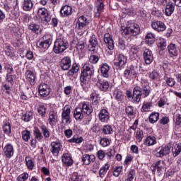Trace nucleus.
Here are the masks:
<instances>
[{"label":"nucleus","mask_w":181,"mask_h":181,"mask_svg":"<svg viewBox=\"0 0 181 181\" xmlns=\"http://www.w3.org/2000/svg\"><path fill=\"white\" fill-rule=\"evenodd\" d=\"M93 74H94V66L90 64H85L81 70L80 78L83 88H86L88 86Z\"/></svg>","instance_id":"obj_1"},{"label":"nucleus","mask_w":181,"mask_h":181,"mask_svg":"<svg viewBox=\"0 0 181 181\" xmlns=\"http://www.w3.org/2000/svg\"><path fill=\"white\" fill-rule=\"evenodd\" d=\"M151 90H149L148 86H144L142 88L139 86H136L134 88L133 95H132V101L138 104L142 98V95L144 97H148L149 95Z\"/></svg>","instance_id":"obj_2"},{"label":"nucleus","mask_w":181,"mask_h":181,"mask_svg":"<svg viewBox=\"0 0 181 181\" xmlns=\"http://www.w3.org/2000/svg\"><path fill=\"white\" fill-rule=\"evenodd\" d=\"M68 47L69 42H67V40H66V38L61 37L57 38L55 41L53 51L57 54H59V53H63V52L68 49Z\"/></svg>","instance_id":"obj_3"},{"label":"nucleus","mask_w":181,"mask_h":181,"mask_svg":"<svg viewBox=\"0 0 181 181\" xmlns=\"http://www.w3.org/2000/svg\"><path fill=\"white\" fill-rule=\"evenodd\" d=\"M140 33L141 28L139 25L134 23L130 24V26H127L123 30V33L126 35H130V36H136V35H139Z\"/></svg>","instance_id":"obj_4"},{"label":"nucleus","mask_w":181,"mask_h":181,"mask_svg":"<svg viewBox=\"0 0 181 181\" xmlns=\"http://www.w3.org/2000/svg\"><path fill=\"white\" fill-rule=\"evenodd\" d=\"M138 74V66L129 65L124 71V76L126 78H135Z\"/></svg>","instance_id":"obj_5"},{"label":"nucleus","mask_w":181,"mask_h":181,"mask_svg":"<svg viewBox=\"0 0 181 181\" xmlns=\"http://www.w3.org/2000/svg\"><path fill=\"white\" fill-rule=\"evenodd\" d=\"M37 16L43 22H47V23H49V22L52 21V16L50 15V13H49V10L46 8H39L37 11Z\"/></svg>","instance_id":"obj_6"},{"label":"nucleus","mask_w":181,"mask_h":181,"mask_svg":"<svg viewBox=\"0 0 181 181\" xmlns=\"http://www.w3.org/2000/svg\"><path fill=\"white\" fill-rule=\"evenodd\" d=\"M105 5H104V2L101 0H98L95 2V6L93 8H90L92 11H93V13L95 15V18H99L104 12V8Z\"/></svg>","instance_id":"obj_7"},{"label":"nucleus","mask_w":181,"mask_h":181,"mask_svg":"<svg viewBox=\"0 0 181 181\" xmlns=\"http://www.w3.org/2000/svg\"><path fill=\"white\" fill-rule=\"evenodd\" d=\"M70 112H71V107H69V105H65L62 110V122L65 125H67L70 124V122H71V121H70L71 119Z\"/></svg>","instance_id":"obj_8"},{"label":"nucleus","mask_w":181,"mask_h":181,"mask_svg":"<svg viewBox=\"0 0 181 181\" xmlns=\"http://www.w3.org/2000/svg\"><path fill=\"white\" fill-rule=\"evenodd\" d=\"M127 56L124 55V54H119L115 60L114 64L116 66L117 69H121V67H124V66L127 64Z\"/></svg>","instance_id":"obj_9"},{"label":"nucleus","mask_w":181,"mask_h":181,"mask_svg":"<svg viewBox=\"0 0 181 181\" xmlns=\"http://www.w3.org/2000/svg\"><path fill=\"white\" fill-rule=\"evenodd\" d=\"M63 146L62 145V141L60 140H57L51 143V152L54 156H57L60 152Z\"/></svg>","instance_id":"obj_10"},{"label":"nucleus","mask_w":181,"mask_h":181,"mask_svg":"<svg viewBox=\"0 0 181 181\" xmlns=\"http://www.w3.org/2000/svg\"><path fill=\"white\" fill-rule=\"evenodd\" d=\"M89 23L88 16H81L78 18L77 25L78 29H84L86 26H88Z\"/></svg>","instance_id":"obj_11"},{"label":"nucleus","mask_w":181,"mask_h":181,"mask_svg":"<svg viewBox=\"0 0 181 181\" xmlns=\"http://www.w3.org/2000/svg\"><path fill=\"white\" fill-rule=\"evenodd\" d=\"M151 28H153L154 30H156V32H163L166 30V25L165 23L159 21H153L151 23Z\"/></svg>","instance_id":"obj_12"},{"label":"nucleus","mask_w":181,"mask_h":181,"mask_svg":"<svg viewBox=\"0 0 181 181\" xmlns=\"http://www.w3.org/2000/svg\"><path fill=\"white\" fill-rule=\"evenodd\" d=\"M38 91L41 97H47L50 94V88L46 83H41L39 86Z\"/></svg>","instance_id":"obj_13"},{"label":"nucleus","mask_w":181,"mask_h":181,"mask_svg":"<svg viewBox=\"0 0 181 181\" xmlns=\"http://www.w3.org/2000/svg\"><path fill=\"white\" fill-rule=\"evenodd\" d=\"M61 69L62 70H69L71 67V58L70 57H65L61 60Z\"/></svg>","instance_id":"obj_14"},{"label":"nucleus","mask_w":181,"mask_h":181,"mask_svg":"<svg viewBox=\"0 0 181 181\" xmlns=\"http://www.w3.org/2000/svg\"><path fill=\"white\" fill-rule=\"evenodd\" d=\"M146 64H151L153 62V54L149 49H145L143 53Z\"/></svg>","instance_id":"obj_15"},{"label":"nucleus","mask_w":181,"mask_h":181,"mask_svg":"<svg viewBox=\"0 0 181 181\" xmlns=\"http://www.w3.org/2000/svg\"><path fill=\"white\" fill-rule=\"evenodd\" d=\"M98 117L101 122L107 123L110 121V112L107 109H102L99 112Z\"/></svg>","instance_id":"obj_16"},{"label":"nucleus","mask_w":181,"mask_h":181,"mask_svg":"<svg viewBox=\"0 0 181 181\" xmlns=\"http://www.w3.org/2000/svg\"><path fill=\"white\" fill-rule=\"evenodd\" d=\"M15 150L12 144H8L4 146V153L8 159H11V158L13 156Z\"/></svg>","instance_id":"obj_17"},{"label":"nucleus","mask_w":181,"mask_h":181,"mask_svg":"<svg viewBox=\"0 0 181 181\" xmlns=\"http://www.w3.org/2000/svg\"><path fill=\"white\" fill-rule=\"evenodd\" d=\"M104 42L107 45L109 50H114V40L110 33H105L104 35Z\"/></svg>","instance_id":"obj_18"},{"label":"nucleus","mask_w":181,"mask_h":181,"mask_svg":"<svg viewBox=\"0 0 181 181\" xmlns=\"http://www.w3.org/2000/svg\"><path fill=\"white\" fill-rule=\"evenodd\" d=\"M60 13L64 18L70 16L73 13V8L70 6H63L61 8Z\"/></svg>","instance_id":"obj_19"},{"label":"nucleus","mask_w":181,"mask_h":181,"mask_svg":"<svg viewBox=\"0 0 181 181\" xmlns=\"http://www.w3.org/2000/svg\"><path fill=\"white\" fill-rule=\"evenodd\" d=\"M170 153V146H164L160 148V150L156 153V156L157 158H163V156H166V155H169Z\"/></svg>","instance_id":"obj_20"},{"label":"nucleus","mask_w":181,"mask_h":181,"mask_svg":"<svg viewBox=\"0 0 181 181\" xmlns=\"http://www.w3.org/2000/svg\"><path fill=\"white\" fill-rule=\"evenodd\" d=\"M96 86L101 91H107V90L110 88V83L105 80H99L97 82Z\"/></svg>","instance_id":"obj_21"},{"label":"nucleus","mask_w":181,"mask_h":181,"mask_svg":"<svg viewBox=\"0 0 181 181\" xmlns=\"http://www.w3.org/2000/svg\"><path fill=\"white\" fill-rule=\"evenodd\" d=\"M25 76H26V80L31 84V86H33L35 84V80L36 78V75L35 74V72L30 71V70H27L25 71Z\"/></svg>","instance_id":"obj_22"},{"label":"nucleus","mask_w":181,"mask_h":181,"mask_svg":"<svg viewBox=\"0 0 181 181\" xmlns=\"http://www.w3.org/2000/svg\"><path fill=\"white\" fill-rule=\"evenodd\" d=\"M110 65L107 63H103L100 66V71L103 77L108 78V76H110Z\"/></svg>","instance_id":"obj_23"},{"label":"nucleus","mask_w":181,"mask_h":181,"mask_svg":"<svg viewBox=\"0 0 181 181\" xmlns=\"http://www.w3.org/2000/svg\"><path fill=\"white\" fill-rule=\"evenodd\" d=\"M95 160V156L94 155L84 154L82 157V162L84 165H90V163Z\"/></svg>","instance_id":"obj_24"},{"label":"nucleus","mask_w":181,"mask_h":181,"mask_svg":"<svg viewBox=\"0 0 181 181\" xmlns=\"http://www.w3.org/2000/svg\"><path fill=\"white\" fill-rule=\"evenodd\" d=\"M50 45H52L50 40H45L44 41L37 42V46L39 47V49H43L44 50L49 49V47H50Z\"/></svg>","instance_id":"obj_25"},{"label":"nucleus","mask_w":181,"mask_h":181,"mask_svg":"<svg viewBox=\"0 0 181 181\" xmlns=\"http://www.w3.org/2000/svg\"><path fill=\"white\" fill-rule=\"evenodd\" d=\"M74 117L76 121H81L84 118V114L81 110V107H77L74 111Z\"/></svg>","instance_id":"obj_26"},{"label":"nucleus","mask_w":181,"mask_h":181,"mask_svg":"<svg viewBox=\"0 0 181 181\" xmlns=\"http://www.w3.org/2000/svg\"><path fill=\"white\" fill-rule=\"evenodd\" d=\"M83 112L86 115H91V112H93V107L87 103H83L81 107H79Z\"/></svg>","instance_id":"obj_27"},{"label":"nucleus","mask_w":181,"mask_h":181,"mask_svg":"<svg viewBox=\"0 0 181 181\" xmlns=\"http://www.w3.org/2000/svg\"><path fill=\"white\" fill-rule=\"evenodd\" d=\"M48 122L49 125H56L57 122V112L54 111L49 112V117L48 119Z\"/></svg>","instance_id":"obj_28"},{"label":"nucleus","mask_w":181,"mask_h":181,"mask_svg":"<svg viewBox=\"0 0 181 181\" xmlns=\"http://www.w3.org/2000/svg\"><path fill=\"white\" fill-rule=\"evenodd\" d=\"M168 50L170 57H175L177 56V49L176 48V45L170 44L168 47Z\"/></svg>","instance_id":"obj_29"},{"label":"nucleus","mask_w":181,"mask_h":181,"mask_svg":"<svg viewBox=\"0 0 181 181\" xmlns=\"http://www.w3.org/2000/svg\"><path fill=\"white\" fill-rule=\"evenodd\" d=\"M62 159L63 163L66 166H71V165H73V159H71V157H70L69 153H64Z\"/></svg>","instance_id":"obj_30"},{"label":"nucleus","mask_w":181,"mask_h":181,"mask_svg":"<svg viewBox=\"0 0 181 181\" xmlns=\"http://www.w3.org/2000/svg\"><path fill=\"white\" fill-rule=\"evenodd\" d=\"M89 46L90 47V51L91 52H95L97 47H98V40L95 37H92L89 40Z\"/></svg>","instance_id":"obj_31"},{"label":"nucleus","mask_w":181,"mask_h":181,"mask_svg":"<svg viewBox=\"0 0 181 181\" xmlns=\"http://www.w3.org/2000/svg\"><path fill=\"white\" fill-rule=\"evenodd\" d=\"M111 165L108 163H107L105 165H104L99 170V176L100 177L103 178L105 175H107V172L110 170Z\"/></svg>","instance_id":"obj_32"},{"label":"nucleus","mask_w":181,"mask_h":181,"mask_svg":"<svg viewBox=\"0 0 181 181\" xmlns=\"http://www.w3.org/2000/svg\"><path fill=\"white\" fill-rule=\"evenodd\" d=\"M156 144V137L153 136H147L144 141V145H146V146H152Z\"/></svg>","instance_id":"obj_33"},{"label":"nucleus","mask_w":181,"mask_h":181,"mask_svg":"<svg viewBox=\"0 0 181 181\" xmlns=\"http://www.w3.org/2000/svg\"><path fill=\"white\" fill-rule=\"evenodd\" d=\"M4 69L6 71V74L8 73H15L13 70V65L8 61V59H6L4 61Z\"/></svg>","instance_id":"obj_34"},{"label":"nucleus","mask_w":181,"mask_h":181,"mask_svg":"<svg viewBox=\"0 0 181 181\" xmlns=\"http://www.w3.org/2000/svg\"><path fill=\"white\" fill-rule=\"evenodd\" d=\"M80 70V66L77 63H74L72 64L71 69L68 71V76H74L76 73H78Z\"/></svg>","instance_id":"obj_35"},{"label":"nucleus","mask_w":181,"mask_h":181,"mask_svg":"<svg viewBox=\"0 0 181 181\" xmlns=\"http://www.w3.org/2000/svg\"><path fill=\"white\" fill-rule=\"evenodd\" d=\"M173 12H175V5H173V3H168L165 6L166 16H171Z\"/></svg>","instance_id":"obj_36"},{"label":"nucleus","mask_w":181,"mask_h":181,"mask_svg":"<svg viewBox=\"0 0 181 181\" xmlns=\"http://www.w3.org/2000/svg\"><path fill=\"white\" fill-rule=\"evenodd\" d=\"M29 30H31V32H33L34 33H40L42 32V29H40V25L36 24V23H30L28 25Z\"/></svg>","instance_id":"obj_37"},{"label":"nucleus","mask_w":181,"mask_h":181,"mask_svg":"<svg viewBox=\"0 0 181 181\" xmlns=\"http://www.w3.org/2000/svg\"><path fill=\"white\" fill-rule=\"evenodd\" d=\"M34 136L35 138V141H38L40 142L42 139H43V134L37 127H35L33 131Z\"/></svg>","instance_id":"obj_38"},{"label":"nucleus","mask_w":181,"mask_h":181,"mask_svg":"<svg viewBox=\"0 0 181 181\" xmlns=\"http://www.w3.org/2000/svg\"><path fill=\"white\" fill-rule=\"evenodd\" d=\"M33 8V2L32 0H24L23 10L24 11H32Z\"/></svg>","instance_id":"obj_39"},{"label":"nucleus","mask_w":181,"mask_h":181,"mask_svg":"<svg viewBox=\"0 0 181 181\" xmlns=\"http://www.w3.org/2000/svg\"><path fill=\"white\" fill-rule=\"evenodd\" d=\"M146 42L148 45H153L155 43V34L152 33H148L146 36Z\"/></svg>","instance_id":"obj_40"},{"label":"nucleus","mask_w":181,"mask_h":181,"mask_svg":"<svg viewBox=\"0 0 181 181\" xmlns=\"http://www.w3.org/2000/svg\"><path fill=\"white\" fill-rule=\"evenodd\" d=\"M25 122H29L30 119H33V113L32 112H26L21 117Z\"/></svg>","instance_id":"obj_41"},{"label":"nucleus","mask_w":181,"mask_h":181,"mask_svg":"<svg viewBox=\"0 0 181 181\" xmlns=\"http://www.w3.org/2000/svg\"><path fill=\"white\" fill-rule=\"evenodd\" d=\"M102 133L104 135H110L112 134V127H111V125L103 126Z\"/></svg>","instance_id":"obj_42"},{"label":"nucleus","mask_w":181,"mask_h":181,"mask_svg":"<svg viewBox=\"0 0 181 181\" xmlns=\"http://www.w3.org/2000/svg\"><path fill=\"white\" fill-rule=\"evenodd\" d=\"M159 119V113L154 112L149 116V122L151 124H155Z\"/></svg>","instance_id":"obj_43"},{"label":"nucleus","mask_w":181,"mask_h":181,"mask_svg":"<svg viewBox=\"0 0 181 181\" xmlns=\"http://www.w3.org/2000/svg\"><path fill=\"white\" fill-rule=\"evenodd\" d=\"M22 139L25 142H28L30 139V131L24 130L21 133Z\"/></svg>","instance_id":"obj_44"},{"label":"nucleus","mask_w":181,"mask_h":181,"mask_svg":"<svg viewBox=\"0 0 181 181\" xmlns=\"http://www.w3.org/2000/svg\"><path fill=\"white\" fill-rule=\"evenodd\" d=\"M122 166H117L113 168V176L118 177L122 173Z\"/></svg>","instance_id":"obj_45"},{"label":"nucleus","mask_w":181,"mask_h":181,"mask_svg":"<svg viewBox=\"0 0 181 181\" xmlns=\"http://www.w3.org/2000/svg\"><path fill=\"white\" fill-rule=\"evenodd\" d=\"M149 78H151V80H152V81H159V73L153 71L151 73H150Z\"/></svg>","instance_id":"obj_46"},{"label":"nucleus","mask_w":181,"mask_h":181,"mask_svg":"<svg viewBox=\"0 0 181 181\" xmlns=\"http://www.w3.org/2000/svg\"><path fill=\"white\" fill-rule=\"evenodd\" d=\"M90 99L94 105H97V104H98V101H100V98L98 97V95H97V93H93L90 95Z\"/></svg>","instance_id":"obj_47"},{"label":"nucleus","mask_w":181,"mask_h":181,"mask_svg":"<svg viewBox=\"0 0 181 181\" xmlns=\"http://www.w3.org/2000/svg\"><path fill=\"white\" fill-rule=\"evenodd\" d=\"M81 179H83V176L75 172L71 175L69 181H81Z\"/></svg>","instance_id":"obj_48"},{"label":"nucleus","mask_w":181,"mask_h":181,"mask_svg":"<svg viewBox=\"0 0 181 181\" xmlns=\"http://www.w3.org/2000/svg\"><path fill=\"white\" fill-rule=\"evenodd\" d=\"M37 112L42 118H45L46 117V107L44 105H40L37 108Z\"/></svg>","instance_id":"obj_49"},{"label":"nucleus","mask_w":181,"mask_h":181,"mask_svg":"<svg viewBox=\"0 0 181 181\" xmlns=\"http://www.w3.org/2000/svg\"><path fill=\"white\" fill-rule=\"evenodd\" d=\"M172 152H173V156H174V158H176V156H177L178 155L180 154L181 145L177 144L176 147H174L172 149Z\"/></svg>","instance_id":"obj_50"},{"label":"nucleus","mask_w":181,"mask_h":181,"mask_svg":"<svg viewBox=\"0 0 181 181\" xmlns=\"http://www.w3.org/2000/svg\"><path fill=\"white\" fill-rule=\"evenodd\" d=\"M83 139V137H77L76 136H74L73 138L68 140V142L73 143V144H81Z\"/></svg>","instance_id":"obj_51"},{"label":"nucleus","mask_w":181,"mask_h":181,"mask_svg":"<svg viewBox=\"0 0 181 181\" xmlns=\"http://www.w3.org/2000/svg\"><path fill=\"white\" fill-rule=\"evenodd\" d=\"M40 128L45 138H49L50 136V132L49 131V129H47L45 125H42Z\"/></svg>","instance_id":"obj_52"},{"label":"nucleus","mask_w":181,"mask_h":181,"mask_svg":"<svg viewBox=\"0 0 181 181\" xmlns=\"http://www.w3.org/2000/svg\"><path fill=\"white\" fill-rule=\"evenodd\" d=\"M25 162L28 169H30V170H32L33 168H35V163H33V160H31L30 157H26Z\"/></svg>","instance_id":"obj_53"},{"label":"nucleus","mask_w":181,"mask_h":181,"mask_svg":"<svg viewBox=\"0 0 181 181\" xmlns=\"http://www.w3.org/2000/svg\"><path fill=\"white\" fill-rule=\"evenodd\" d=\"M4 51L6 56H12V52H13L12 47H11V45L8 44H5L4 45Z\"/></svg>","instance_id":"obj_54"},{"label":"nucleus","mask_w":181,"mask_h":181,"mask_svg":"<svg viewBox=\"0 0 181 181\" xmlns=\"http://www.w3.org/2000/svg\"><path fill=\"white\" fill-rule=\"evenodd\" d=\"M153 168L156 169H163L165 168V161L163 160H158L153 164Z\"/></svg>","instance_id":"obj_55"},{"label":"nucleus","mask_w":181,"mask_h":181,"mask_svg":"<svg viewBox=\"0 0 181 181\" xmlns=\"http://www.w3.org/2000/svg\"><path fill=\"white\" fill-rule=\"evenodd\" d=\"M151 107H152L151 102H144L142 105V110L144 112H146L151 110Z\"/></svg>","instance_id":"obj_56"},{"label":"nucleus","mask_w":181,"mask_h":181,"mask_svg":"<svg viewBox=\"0 0 181 181\" xmlns=\"http://www.w3.org/2000/svg\"><path fill=\"white\" fill-rule=\"evenodd\" d=\"M3 131L6 135H11V132H12L11 129L10 124H6L3 126Z\"/></svg>","instance_id":"obj_57"},{"label":"nucleus","mask_w":181,"mask_h":181,"mask_svg":"<svg viewBox=\"0 0 181 181\" xmlns=\"http://www.w3.org/2000/svg\"><path fill=\"white\" fill-rule=\"evenodd\" d=\"M136 139H137L138 142H141L144 139V131L141 129L136 131Z\"/></svg>","instance_id":"obj_58"},{"label":"nucleus","mask_w":181,"mask_h":181,"mask_svg":"<svg viewBox=\"0 0 181 181\" xmlns=\"http://www.w3.org/2000/svg\"><path fill=\"white\" fill-rule=\"evenodd\" d=\"M98 60H100V58L97 55H90L89 57V62L92 64H97L98 63Z\"/></svg>","instance_id":"obj_59"},{"label":"nucleus","mask_w":181,"mask_h":181,"mask_svg":"<svg viewBox=\"0 0 181 181\" xmlns=\"http://www.w3.org/2000/svg\"><path fill=\"white\" fill-rule=\"evenodd\" d=\"M165 80L166 84H168L169 87H173V86H175V84L176 83V81H175V79L172 78H168L165 76Z\"/></svg>","instance_id":"obj_60"},{"label":"nucleus","mask_w":181,"mask_h":181,"mask_svg":"<svg viewBox=\"0 0 181 181\" xmlns=\"http://www.w3.org/2000/svg\"><path fill=\"white\" fill-rule=\"evenodd\" d=\"M16 77V75H13V73H8L6 74V79L7 80L8 83H11V84H12V83H13V78Z\"/></svg>","instance_id":"obj_61"},{"label":"nucleus","mask_w":181,"mask_h":181,"mask_svg":"<svg viewBox=\"0 0 181 181\" xmlns=\"http://www.w3.org/2000/svg\"><path fill=\"white\" fill-rule=\"evenodd\" d=\"M29 178V174L24 173L17 177L18 181H25Z\"/></svg>","instance_id":"obj_62"},{"label":"nucleus","mask_w":181,"mask_h":181,"mask_svg":"<svg viewBox=\"0 0 181 181\" xmlns=\"http://www.w3.org/2000/svg\"><path fill=\"white\" fill-rule=\"evenodd\" d=\"M174 122L175 125H180L181 124V115L176 114L173 117Z\"/></svg>","instance_id":"obj_63"},{"label":"nucleus","mask_w":181,"mask_h":181,"mask_svg":"<svg viewBox=\"0 0 181 181\" xmlns=\"http://www.w3.org/2000/svg\"><path fill=\"white\" fill-rule=\"evenodd\" d=\"M135 177V170H131L128 175V177L125 181H133Z\"/></svg>","instance_id":"obj_64"}]
</instances>
